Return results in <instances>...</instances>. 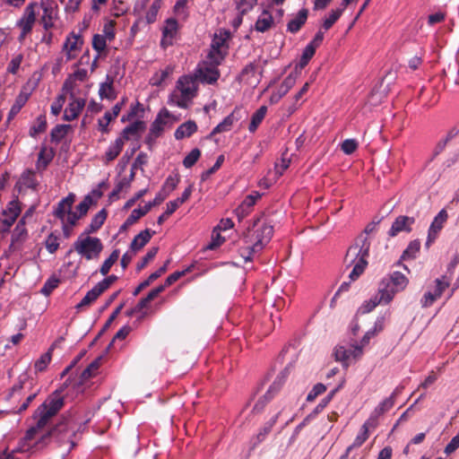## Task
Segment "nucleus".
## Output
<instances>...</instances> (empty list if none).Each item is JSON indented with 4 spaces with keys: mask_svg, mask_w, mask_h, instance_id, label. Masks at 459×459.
Returning a JSON list of instances; mask_svg holds the SVG:
<instances>
[{
    "mask_svg": "<svg viewBox=\"0 0 459 459\" xmlns=\"http://www.w3.org/2000/svg\"><path fill=\"white\" fill-rule=\"evenodd\" d=\"M107 39L103 35L95 34L92 38V48L99 54L105 50L107 47Z\"/></svg>",
    "mask_w": 459,
    "mask_h": 459,
    "instance_id": "052dcab7",
    "label": "nucleus"
},
{
    "mask_svg": "<svg viewBox=\"0 0 459 459\" xmlns=\"http://www.w3.org/2000/svg\"><path fill=\"white\" fill-rule=\"evenodd\" d=\"M70 125H57L56 126L50 133L51 141L58 143H60L65 136L67 134L68 131L71 129Z\"/></svg>",
    "mask_w": 459,
    "mask_h": 459,
    "instance_id": "72a5a7b5",
    "label": "nucleus"
},
{
    "mask_svg": "<svg viewBox=\"0 0 459 459\" xmlns=\"http://www.w3.org/2000/svg\"><path fill=\"white\" fill-rule=\"evenodd\" d=\"M159 248L154 247L148 250L147 254L143 257L142 261L137 264V271L143 270L148 263L152 260L158 253Z\"/></svg>",
    "mask_w": 459,
    "mask_h": 459,
    "instance_id": "680f3d73",
    "label": "nucleus"
},
{
    "mask_svg": "<svg viewBox=\"0 0 459 459\" xmlns=\"http://www.w3.org/2000/svg\"><path fill=\"white\" fill-rule=\"evenodd\" d=\"M449 277L446 275H444L441 279L436 280L435 290L432 293L437 299L439 298L444 290L449 286Z\"/></svg>",
    "mask_w": 459,
    "mask_h": 459,
    "instance_id": "6e6d98bb",
    "label": "nucleus"
},
{
    "mask_svg": "<svg viewBox=\"0 0 459 459\" xmlns=\"http://www.w3.org/2000/svg\"><path fill=\"white\" fill-rule=\"evenodd\" d=\"M56 17V10L52 6L44 5L42 14V23L46 30H48L53 26V21Z\"/></svg>",
    "mask_w": 459,
    "mask_h": 459,
    "instance_id": "f704fd0d",
    "label": "nucleus"
},
{
    "mask_svg": "<svg viewBox=\"0 0 459 459\" xmlns=\"http://www.w3.org/2000/svg\"><path fill=\"white\" fill-rule=\"evenodd\" d=\"M160 8V0H155L146 13V20L148 23L155 22L159 9Z\"/></svg>",
    "mask_w": 459,
    "mask_h": 459,
    "instance_id": "e2e57ef3",
    "label": "nucleus"
},
{
    "mask_svg": "<svg viewBox=\"0 0 459 459\" xmlns=\"http://www.w3.org/2000/svg\"><path fill=\"white\" fill-rule=\"evenodd\" d=\"M414 222L415 219L413 217L400 215L393 222L388 231V235L390 237H395L396 235L403 231L410 232L411 230V225Z\"/></svg>",
    "mask_w": 459,
    "mask_h": 459,
    "instance_id": "f8f14e48",
    "label": "nucleus"
},
{
    "mask_svg": "<svg viewBox=\"0 0 459 459\" xmlns=\"http://www.w3.org/2000/svg\"><path fill=\"white\" fill-rule=\"evenodd\" d=\"M47 129V119L44 115L37 117L35 124L30 129V135L36 137L39 134L45 132Z\"/></svg>",
    "mask_w": 459,
    "mask_h": 459,
    "instance_id": "79ce46f5",
    "label": "nucleus"
},
{
    "mask_svg": "<svg viewBox=\"0 0 459 459\" xmlns=\"http://www.w3.org/2000/svg\"><path fill=\"white\" fill-rule=\"evenodd\" d=\"M241 117V108L238 107L235 108L234 110L222 120V122L212 129L211 136L216 134L229 132L232 128L234 123L238 121Z\"/></svg>",
    "mask_w": 459,
    "mask_h": 459,
    "instance_id": "4468645a",
    "label": "nucleus"
},
{
    "mask_svg": "<svg viewBox=\"0 0 459 459\" xmlns=\"http://www.w3.org/2000/svg\"><path fill=\"white\" fill-rule=\"evenodd\" d=\"M449 277L446 275H444L441 279L436 280L435 290L432 293L437 299L439 298L444 290L449 286Z\"/></svg>",
    "mask_w": 459,
    "mask_h": 459,
    "instance_id": "5fc2aeb1",
    "label": "nucleus"
},
{
    "mask_svg": "<svg viewBox=\"0 0 459 459\" xmlns=\"http://www.w3.org/2000/svg\"><path fill=\"white\" fill-rule=\"evenodd\" d=\"M298 78V72H291L281 82L276 92H273L270 97V103L275 104L285 96L289 91L294 86Z\"/></svg>",
    "mask_w": 459,
    "mask_h": 459,
    "instance_id": "9d476101",
    "label": "nucleus"
},
{
    "mask_svg": "<svg viewBox=\"0 0 459 459\" xmlns=\"http://www.w3.org/2000/svg\"><path fill=\"white\" fill-rule=\"evenodd\" d=\"M358 148V142L355 139H346L341 145V150L345 154L353 153Z\"/></svg>",
    "mask_w": 459,
    "mask_h": 459,
    "instance_id": "338daca9",
    "label": "nucleus"
},
{
    "mask_svg": "<svg viewBox=\"0 0 459 459\" xmlns=\"http://www.w3.org/2000/svg\"><path fill=\"white\" fill-rule=\"evenodd\" d=\"M345 7L340 6L339 8L333 10L331 13L329 14V17H327L324 22H323V29L325 30H328L341 17L342 12L344 11Z\"/></svg>",
    "mask_w": 459,
    "mask_h": 459,
    "instance_id": "c03bdc74",
    "label": "nucleus"
},
{
    "mask_svg": "<svg viewBox=\"0 0 459 459\" xmlns=\"http://www.w3.org/2000/svg\"><path fill=\"white\" fill-rule=\"evenodd\" d=\"M153 234L154 231H151L149 229H146L137 234L131 242V251L136 253L141 250L150 241Z\"/></svg>",
    "mask_w": 459,
    "mask_h": 459,
    "instance_id": "4be33fe9",
    "label": "nucleus"
},
{
    "mask_svg": "<svg viewBox=\"0 0 459 459\" xmlns=\"http://www.w3.org/2000/svg\"><path fill=\"white\" fill-rule=\"evenodd\" d=\"M76 424L70 416H63L56 425L48 433L43 435L35 444V446L42 448L50 440H55L59 446H65L69 453L74 446L73 437L75 436Z\"/></svg>",
    "mask_w": 459,
    "mask_h": 459,
    "instance_id": "7ed1b4c3",
    "label": "nucleus"
},
{
    "mask_svg": "<svg viewBox=\"0 0 459 459\" xmlns=\"http://www.w3.org/2000/svg\"><path fill=\"white\" fill-rule=\"evenodd\" d=\"M197 81L195 74L193 75H185L178 81V89L180 91L184 99H192L197 91Z\"/></svg>",
    "mask_w": 459,
    "mask_h": 459,
    "instance_id": "6e6552de",
    "label": "nucleus"
},
{
    "mask_svg": "<svg viewBox=\"0 0 459 459\" xmlns=\"http://www.w3.org/2000/svg\"><path fill=\"white\" fill-rule=\"evenodd\" d=\"M130 186V180H127L126 178L121 179L114 187L112 192L109 194V200L114 201L118 199L119 193L124 189Z\"/></svg>",
    "mask_w": 459,
    "mask_h": 459,
    "instance_id": "13d9d810",
    "label": "nucleus"
},
{
    "mask_svg": "<svg viewBox=\"0 0 459 459\" xmlns=\"http://www.w3.org/2000/svg\"><path fill=\"white\" fill-rule=\"evenodd\" d=\"M260 196L261 195L259 193L248 195L246 196L243 202L235 209L234 212L239 221L249 214L251 208L254 206L257 199L260 198Z\"/></svg>",
    "mask_w": 459,
    "mask_h": 459,
    "instance_id": "f3484780",
    "label": "nucleus"
},
{
    "mask_svg": "<svg viewBox=\"0 0 459 459\" xmlns=\"http://www.w3.org/2000/svg\"><path fill=\"white\" fill-rule=\"evenodd\" d=\"M197 131V125L195 121L188 120L181 124L175 131V138L181 140L185 137H190L194 133Z\"/></svg>",
    "mask_w": 459,
    "mask_h": 459,
    "instance_id": "b1692460",
    "label": "nucleus"
},
{
    "mask_svg": "<svg viewBox=\"0 0 459 459\" xmlns=\"http://www.w3.org/2000/svg\"><path fill=\"white\" fill-rule=\"evenodd\" d=\"M278 416H279V413H277L276 415H274L269 421H267L264 426L260 429V431L258 432V434L254 437V439L252 440V443H253V446H257L258 444H260L261 442H263L265 438V437L268 435V433H270V431L272 430L273 425L275 424V422L277 421V419H278Z\"/></svg>",
    "mask_w": 459,
    "mask_h": 459,
    "instance_id": "cd10ccee",
    "label": "nucleus"
},
{
    "mask_svg": "<svg viewBox=\"0 0 459 459\" xmlns=\"http://www.w3.org/2000/svg\"><path fill=\"white\" fill-rule=\"evenodd\" d=\"M102 292L100 290V289L95 285L91 290H89L86 295L82 298L80 303L76 305L77 309H81L84 307H87L91 305L92 302H94Z\"/></svg>",
    "mask_w": 459,
    "mask_h": 459,
    "instance_id": "2f4dec72",
    "label": "nucleus"
},
{
    "mask_svg": "<svg viewBox=\"0 0 459 459\" xmlns=\"http://www.w3.org/2000/svg\"><path fill=\"white\" fill-rule=\"evenodd\" d=\"M74 195L69 194L65 198H63L56 207L54 215L60 219L62 222L65 221V218L68 212H70L72 206L74 203Z\"/></svg>",
    "mask_w": 459,
    "mask_h": 459,
    "instance_id": "aec40b11",
    "label": "nucleus"
},
{
    "mask_svg": "<svg viewBox=\"0 0 459 459\" xmlns=\"http://www.w3.org/2000/svg\"><path fill=\"white\" fill-rule=\"evenodd\" d=\"M173 69L170 66L166 67L160 74H155L152 78V83L153 85H160L162 82H164L171 74Z\"/></svg>",
    "mask_w": 459,
    "mask_h": 459,
    "instance_id": "0e129e2a",
    "label": "nucleus"
},
{
    "mask_svg": "<svg viewBox=\"0 0 459 459\" xmlns=\"http://www.w3.org/2000/svg\"><path fill=\"white\" fill-rule=\"evenodd\" d=\"M119 250L115 249L109 255L108 259L104 261L102 264L100 272L102 275H107L111 268V266L117 261L119 257Z\"/></svg>",
    "mask_w": 459,
    "mask_h": 459,
    "instance_id": "a18cd8bd",
    "label": "nucleus"
},
{
    "mask_svg": "<svg viewBox=\"0 0 459 459\" xmlns=\"http://www.w3.org/2000/svg\"><path fill=\"white\" fill-rule=\"evenodd\" d=\"M397 291L393 288L392 281L387 276L383 278L378 286L377 295L380 300H384V304H388Z\"/></svg>",
    "mask_w": 459,
    "mask_h": 459,
    "instance_id": "6ab92c4d",
    "label": "nucleus"
},
{
    "mask_svg": "<svg viewBox=\"0 0 459 459\" xmlns=\"http://www.w3.org/2000/svg\"><path fill=\"white\" fill-rule=\"evenodd\" d=\"M394 405V403L393 402V398H385L375 408L370 416V420L377 419L379 416L383 415L385 412L388 411L391 408H393Z\"/></svg>",
    "mask_w": 459,
    "mask_h": 459,
    "instance_id": "e433bc0d",
    "label": "nucleus"
},
{
    "mask_svg": "<svg viewBox=\"0 0 459 459\" xmlns=\"http://www.w3.org/2000/svg\"><path fill=\"white\" fill-rule=\"evenodd\" d=\"M420 247V243L419 240L411 241L408 245L407 248L403 251L402 255L403 259H410L414 258L416 254L419 252Z\"/></svg>",
    "mask_w": 459,
    "mask_h": 459,
    "instance_id": "8fccbe9b",
    "label": "nucleus"
},
{
    "mask_svg": "<svg viewBox=\"0 0 459 459\" xmlns=\"http://www.w3.org/2000/svg\"><path fill=\"white\" fill-rule=\"evenodd\" d=\"M315 53H316V50L313 49L312 46H307L304 48L303 53L300 57V60H299V64L296 65L294 71H297L299 74V69L301 70L302 68H304L308 64L309 60L313 57Z\"/></svg>",
    "mask_w": 459,
    "mask_h": 459,
    "instance_id": "37998d69",
    "label": "nucleus"
},
{
    "mask_svg": "<svg viewBox=\"0 0 459 459\" xmlns=\"http://www.w3.org/2000/svg\"><path fill=\"white\" fill-rule=\"evenodd\" d=\"M285 380L284 373H281V376H278L273 385L270 386L266 394L264 395L262 399H260L254 406V411L259 412L261 411L266 403H268L273 395L281 389Z\"/></svg>",
    "mask_w": 459,
    "mask_h": 459,
    "instance_id": "9b49d317",
    "label": "nucleus"
},
{
    "mask_svg": "<svg viewBox=\"0 0 459 459\" xmlns=\"http://www.w3.org/2000/svg\"><path fill=\"white\" fill-rule=\"evenodd\" d=\"M325 390H326V386L324 384H321V383L316 384V385H314L312 390L307 394V402L314 401L318 395H320L324 392H325Z\"/></svg>",
    "mask_w": 459,
    "mask_h": 459,
    "instance_id": "774afa93",
    "label": "nucleus"
},
{
    "mask_svg": "<svg viewBox=\"0 0 459 459\" xmlns=\"http://www.w3.org/2000/svg\"><path fill=\"white\" fill-rule=\"evenodd\" d=\"M267 112V108L265 106H261L252 116L250 124L248 126V130L250 133H255L258 128L259 125L264 120Z\"/></svg>",
    "mask_w": 459,
    "mask_h": 459,
    "instance_id": "c85d7f7f",
    "label": "nucleus"
},
{
    "mask_svg": "<svg viewBox=\"0 0 459 459\" xmlns=\"http://www.w3.org/2000/svg\"><path fill=\"white\" fill-rule=\"evenodd\" d=\"M145 127V124L143 121H135L133 124L127 126L126 128H124L122 132V139L129 140L131 135L136 134L139 131L143 130Z\"/></svg>",
    "mask_w": 459,
    "mask_h": 459,
    "instance_id": "4c0bfd02",
    "label": "nucleus"
},
{
    "mask_svg": "<svg viewBox=\"0 0 459 459\" xmlns=\"http://www.w3.org/2000/svg\"><path fill=\"white\" fill-rule=\"evenodd\" d=\"M257 0H237L236 6L241 15L248 13L256 4Z\"/></svg>",
    "mask_w": 459,
    "mask_h": 459,
    "instance_id": "603ef678",
    "label": "nucleus"
},
{
    "mask_svg": "<svg viewBox=\"0 0 459 459\" xmlns=\"http://www.w3.org/2000/svg\"><path fill=\"white\" fill-rule=\"evenodd\" d=\"M169 117V111L167 109H163L158 114L155 120L152 123L149 134L145 137V143L148 145L150 150L152 149L156 139L161 135L166 124L165 118Z\"/></svg>",
    "mask_w": 459,
    "mask_h": 459,
    "instance_id": "0eeeda50",
    "label": "nucleus"
},
{
    "mask_svg": "<svg viewBox=\"0 0 459 459\" xmlns=\"http://www.w3.org/2000/svg\"><path fill=\"white\" fill-rule=\"evenodd\" d=\"M27 237L28 231L25 228V216H23L19 221L12 233L10 248L13 250L18 249L21 247V245L26 240Z\"/></svg>",
    "mask_w": 459,
    "mask_h": 459,
    "instance_id": "2eb2a0df",
    "label": "nucleus"
},
{
    "mask_svg": "<svg viewBox=\"0 0 459 459\" xmlns=\"http://www.w3.org/2000/svg\"><path fill=\"white\" fill-rule=\"evenodd\" d=\"M64 404V397L59 391H55L49 394L34 411L32 417L36 423L35 426L27 430L26 440H32L35 434L48 425L49 420L63 408Z\"/></svg>",
    "mask_w": 459,
    "mask_h": 459,
    "instance_id": "f03ea898",
    "label": "nucleus"
},
{
    "mask_svg": "<svg viewBox=\"0 0 459 459\" xmlns=\"http://www.w3.org/2000/svg\"><path fill=\"white\" fill-rule=\"evenodd\" d=\"M444 74L448 80L453 81L455 84H459L457 80L459 76V63L456 60L449 63L444 69Z\"/></svg>",
    "mask_w": 459,
    "mask_h": 459,
    "instance_id": "a19ab883",
    "label": "nucleus"
},
{
    "mask_svg": "<svg viewBox=\"0 0 459 459\" xmlns=\"http://www.w3.org/2000/svg\"><path fill=\"white\" fill-rule=\"evenodd\" d=\"M387 277L392 281L393 288H394V290L397 292L403 290L408 283L407 278L400 272H394Z\"/></svg>",
    "mask_w": 459,
    "mask_h": 459,
    "instance_id": "c9c22d12",
    "label": "nucleus"
},
{
    "mask_svg": "<svg viewBox=\"0 0 459 459\" xmlns=\"http://www.w3.org/2000/svg\"><path fill=\"white\" fill-rule=\"evenodd\" d=\"M35 21L36 15L32 4H30L26 7L23 17L18 22V26L22 30V33L19 37L21 41L31 31Z\"/></svg>",
    "mask_w": 459,
    "mask_h": 459,
    "instance_id": "ddd939ff",
    "label": "nucleus"
},
{
    "mask_svg": "<svg viewBox=\"0 0 459 459\" xmlns=\"http://www.w3.org/2000/svg\"><path fill=\"white\" fill-rule=\"evenodd\" d=\"M82 39L80 35L71 33L63 46V50L79 51L82 46Z\"/></svg>",
    "mask_w": 459,
    "mask_h": 459,
    "instance_id": "c756f323",
    "label": "nucleus"
},
{
    "mask_svg": "<svg viewBox=\"0 0 459 459\" xmlns=\"http://www.w3.org/2000/svg\"><path fill=\"white\" fill-rule=\"evenodd\" d=\"M223 161H224V155H220L217 158V160L214 163V165L211 169H209L202 173L201 179L203 181L206 180L211 175H212L216 170H218L221 168Z\"/></svg>",
    "mask_w": 459,
    "mask_h": 459,
    "instance_id": "69168bd1",
    "label": "nucleus"
},
{
    "mask_svg": "<svg viewBox=\"0 0 459 459\" xmlns=\"http://www.w3.org/2000/svg\"><path fill=\"white\" fill-rule=\"evenodd\" d=\"M28 99H29V94L24 93V92H21L17 96L14 104L12 106V108L10 109L8 119H11L12 117L16 116L20 112L22 108L27 102Z\"/></svg>",
    "mask_w": 459,
    "mask_h": 459,
    "instance_id": "ea45409f",
    "label": "nucleus"
},
{
    "mask_svg": "<svg viewBox=\"0 0 459 459\" xmlns=\"http://www.w3.org/2000/svg\"><path fill=\"white\" fill-rule=\"evenodd\" d=\"M114 80L110 76H107L106 82L100 83L99 94L100 99L113 100L117 98V92L113 86Z\"/></svg>",
    "mask_w": 459,
    "mask_h": 459,
    "instance_id": "5701e85b",
    "label": "nucleus"
},
{
    "mask_svg": "<svg viewBox=\"0 0 459 459\" xmlns=\"http://www.w3.org/2000/svg\"><path fill=\"white\" fill-rule=\"evenodd\" d=\"M222 59L223 56L221 53H209L206 59L198 65L195 72V77L198 78V81L206 83L215 82L220 76L217 66Z\"/></svg>",
    "mask_w": 459,
    "mask_h": 459,
    "instance_id": "39448f33",
    "label": "nucleus"
},
{
    "mask_svg": "<svg viewBox=\"0 0 459 459\" xmlns=\"http://www.w3.org/2000/svg\"><path fill=\"white\" fill-rule=\"evenodd\" d=\"M273 23V18L272 14L267 11H264L261 15H259L255 28L259 32H265L272 27Z\"/></svg>",
    "mask_w": 459,
    "mask_h": 459,
    "instance_id": "bb28decb",
    "label": "nucleus"
},
{
    "mask_svg": "<svg viewBox=\"0 0 459 459\" xmlns=\"http://www.w3.org/2000/svg\"><path fill=\"white\" fill-rule=\"evenodd\" d=\"M124 146V140L117 138L113 143L109 145L106 152L107 161L114 160L121 152Z\"/></svg>",
    "mask_w": 459,
    "mask_h": 459,
    "instance_id": "473e14b6",
    "label": "nucleus"
},
{
    "mask_svg": "<svg viewBox=\"0 0 459 459\" xmlns=\"http://www.w3.org/2000/svg\"><path fill=\"white\" fill-rule=\"evenodd\" d=\"M74 247L79 255L91 260L99 256L103 247L100 238L86 236L83 238H79L74 242Z\"/></svg>",
    "mask_w": 459,
    "mask_h": 459,
    "instance_id": "423d86ee",
    "label": "nucleus"
},
{
    "mask_svg": "<svg viewBox=\"0 0 459 459\" xmlns=\"http://www.w3.org/2000/svg\"><path fill=\"white\" fill-rule=\"evenodd\" d=\"M308 15L307 9H301L296 16L291 18L287 24V30L290 33H297L301 27L306 23Z\"/></svg>",
    "mask_w": 459,
    "mask_h": 459,
    "instance_id": "412c9836",
    "label": "nucleus"
},
{
    "mask_svg": "<svg viewBox=\"0 0 459 459\" xmlns=\"http://www.w3.org/2000/svg\"><path fill=\"white\" fill-rule=\"evenodd\" d=\"M448 214L445 209H442L434 218L431 222L429 232L426 245H431L435 239L437 238L439 231L443 229L445 222L447 221Z\"/></svg>",
    "mask_w": 459,
    "mask_h": 459,
    "instance_id": "1a4fd4ad",
    "label": "nucleus"
},
{
    "mask_svg": "<svg viewBox=\"0 0 459 459\" xmlns=\"http://www.w3.org/2000/svg\"><path fill=\"white\" fill-rule=\"evenodd\" d=\"M201 156V152L199 149H193L183 160V165L189 169L195 164L198 159Z\"/></svg>",
    "mask_w": 459,
    "mask_h": 459,
    "instance_id": "bf43d9fd",
    "label": "nucleus"
},
{
    "mask_svg": "<svg viewBox=\"0 0 459 459\" xmlns=\"http://www.w3.org/2000/svg\"><path fill=\"white\" fill-rule=\"evenodd\" d=\"M107 211L105 209L100 210L95 216L92 218L90 225L85 229L83 234L89 235L91 233H94L99 230L101 226L104 224L107 219Z\"/></svg>",
    "mask_w": 459,
    "mask_h": 459,
    "instance_id": "a878e982",
    "label": "nucleus"
},
{
    "mask_svg": "<svg viewBox=\"0 0 459 459\" xmlns=\"http://www.w3.org/2000/svg\"><path fill=\"white\" fill-rule=\"evenodd\" d=\"M163 201L164 195L161 196V194H157L153 201L149 202L143 208H137L133 210V212H136L137 217L140 219L141 217L148 213L153 206L159 205Z\"/></svg>",
    "mask_w": 459,
    "mask_h": 459,
    "instance_id": "58836bf2",
    "label": "nucleus"
},
{
    "mask_svg": "<svg viewBox=\"0 0 459 459\" xmlns=\"http://www.w3.org/2000/svg\"><path fill=\"white\" fill-rule=\"evenodd\" d=\"M179 183L178 175H170L167 178L164 182L161 190L158 194H161V196L164 195V200L167 196L176 189L178 184Z\"/></svg>",
    "mask_w": 459,
    "mask_h": 459,
    "instance_id": "7c9ffc66",
    "label": "nucleus"
},
{
    "mask_svg": "<svg viewBox=\"0 0 459 459\" xmlns=\"http://www.w3.org/2000/svg\"><path fill=\"white\" fill-rule=\"evenodd\" d=\"M273 233V227L268 224L255 222L251 228L238 238V247L240 256L245 262L252 261V256L263 250L269 243Z\"/></svg>",
    "mask_w": 459,
    "mask_h": 459,
    "instance_id": "f257e3e1",
    "label": "nucleus"
},
{
    "mask_svg": "<svg viewBox=\"0 0 459 459\" xmlns=\"http://www.w3.org/2000/svg\"><path fill=\"white\" fill-rule=\"evenodd\" d=\"M32 385V381L28 380L26 377H20L19 382L15 384L10 390V393L7 398L13 397L16 394H19L22 390L30 387Z\"/></svg>",
    "mask_w": 459,
    "mask_h": 459,
    "instance_id": "49530a36",
    "label": "nucleus"
},
{
    "mask_svg": "<svg viewBox=\"0 0 459 459\" xmlns=\"http://www.w3.org/2000/svg\"><path fill=\"white\" fill-rule=\"evenodd\" d=\"M59 235L54 232L50 233L45 240V247L50 254H54L59 247Z\"/></svg>",
    "mask_w": 459,
    "mask_h": 459,
    "instance_id": "de8ad7c7",
    "label": "nucleus"
},
{
    "mask_svg": "<svg viewBox=\"0 0 459 459\" xmlns=\"http://www.w3.org/2000/svg\"><path fill=\"white\" fill-rule=\"evenodd\" d=\"M178 30V22L175 19L167 20L166 25L162 31V39L160 45L165 48L173 44Z\"/></svg>",
    "mask_w": 459,
    "mask_h": 459,
    "instance_id": "a211bd4d",
    "label": "nucleus"
},
{
    "mask_svg": "<svg viewBox=\"0 0 459 459\" xmlns=\"http://www.w3.org/2000/svg\"><path fill=\"white\" fill-rule=\"evenodd\" d=\"M77 84H76V81L74 80V78H73L71 75L65 81L64 84H63V88H62V91L65 92V93H67L69 94V97L70 99H74L76 98V92H75V88H76Z\"/></svg>",
    "mask_w": 459,
    "mask_h": 459,
    "instance_id": "864d4df0",
    "label": "nucleus"
},
{
    "mask_svg": "<svg viewBox=\"0 0 459 459\" xmlns=\"http://www.w3.org/2000/svg\"><path fill=\"white\" fill-rule=\"evenodd\" d=\"M121 111V105H115L112 111H107L104 117L99 119V130L102 133L108 132V124L115 119Z\"/></svg>",
    "mask_w": 459,
    "mask_h": 459,
    "instance_id": "393cba45",
    "label": "nucleus"
},
{
    "mask_svg": "<svg viewBox=\"0 0 459 459\" xmlns=\"http://www.w3.org/2000/svg\"><path fill=\"white\" fill-rule=\"evenodd\" d=\"M384 303L380 300V297L377 294L373 299L366 301L358 310L359 313L367 314L372 311L378 304Z\"/></svg>",
    "mask_w": 459,
    "mask_h": 459,
    "instance_id": "09e8293b",
    "label": "nucleus"
},
{
    "mask_svg": "<svg viewBox=\"0 0 459 459\" xmlns=\"http://www.w3.org/2000/svg\"><path fill=\"white\" fill-rule=\"evenodd\" d=\"M368 422H365L361 427L360 432L357 435L353 443L351 445V447H359L368 437Z\"/></svg>",
    "mask_w": 459,
    "mask_h": 459,
    "instance_id": "3c124183",
    "label": "nucleus"
},
{
    "mask_svg": "<svg viewBox=\"0 0 459 459\" xmlns=\"http://www.w3.org/2000/svg\"><path fill=\"white\" fill-rule=\"evenodd\" d=\"M369 248L370 243L368 241V238L359 235L347 250L344 261L348 266L353 265L349 274L351 281L357 280L367 267Z\"/></svg>",
    "mask_w": 459,
    "mask_h": 459,
    "instance_id": "20e7f679",
    "label": "nucleus"
},
{
    "mask_svg": "<svg viewBox=\"0 0 459 459\" xmlns=\"http://www.w3.org/2000/svg\"><path fill=\"white\" fill-rule=\"evenodd\" d=\"M70 100L71 102L64 111L63 119L65 121H73L78 117L86 103V100L82 98H74Z\"/></svg>",
    "mask_w": 459,
    "mask_h": 459,
    "instance_id": "dca6fc26",
    "label": "nucleus"
},
{
    "mask_svg": "<svg viewBox=\"0 0 459 459\" xmlns=\"http://www.w3.org/2000/svg\"><path fill=\"white\" fill-rule=\"evenodd\" d=\"M100 358L95 359L82 372L81 378L82 381L87 380L95 375L100 367Z\"/></svg>",
    "mask_w": 459,
    "mask_h": 459,
    "instance_id": "4d7b16f0",
    "label": "nucleus"
}]
</instances>
